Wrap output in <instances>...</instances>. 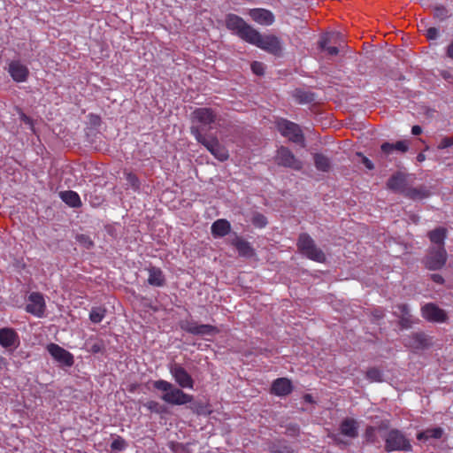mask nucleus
I'll use <instances>...</instances> for the list:
<instances>
[{
  "label": "nucleus",
  "instance_id": "f257e3e1",
  "mask_svg": "<svg viewBox=\"0 0 453 453\" xmlns=\"http://www.w3.org/2000/svg\"><path fill=\"white\" fill-rule=\"evenodd\" d=\"M218 120V114L212 109L197 108L192 112L190 131L196 140L203 144L217 159L225 161L229 157L227 150L219 143L216 135L206 134L214 127Z\"/></svg>",
  "mask_w": 453,
  "mask_h": 453
},
{
  "label": "nucleus",
  "instance_id": "f03ea898",
  "mask_svg": "<svg viewBox=\"0 0 453 453\" xmlns=\"http://www.w3.org/2000/svg\"><path fill=\"white\" fill-rule=\"evenodd\" d=\"M153 387L164 393L161 395V399L169 404L182 405L193 401L191 395L186 394L180 388H176L173 384L165 380L153 381Z\"/></svg>",
  "mask_w": 453,
  "mask_h": 453
},
{
  "label": "nucleus",
  "instance_id": "7ed1b4c3",
  "mask_svg": "<svg viewBox=\"0 0 453 453\" xmlns=\"http://www.w3.org/2000/svg\"><path fill=\"white\" fill-rule=\"evenodd\" d=\"M383 438L385 441L384 449L387 452L411 451L412 449L410 440L398 429H390L383 435Z\"/></svg>",
  "mask_w": 453,
  "mask_h": 453
},
{
  "label": "nucleus",
  "instance_id": "20e7f679",
  "mask_svg": "<svg viewBox=\"0 0 453 453\" xmlns=\"http://www.w3.org/2000/svg\"><path fill=\"white\" fill-rule=\"evenodd\" d=\"M249 42L275 56H280L282 52L280 40L273 35H262L255 30Z\"/></svg>",
  "mask_w": 453,
  "mask_h": 453
},
{
  "label": "nucleus",
  "instance_id": "39448f33",
  "mask_svg": "<svg viewBox=\"0 0 453 453\" xmlns=\"http://www.w3.org/2000/svg\"><path fill=\"white\" fill-rule=\"evenodd\" d=\"M299 251L309 259L322 263L326 260L325 253L315 244L308 234H301L297 241Z\"/></svg>",
  "mask_w": 453,
  "mask_h": 453
},
{
  "label": "nucleus",
  "instance_id": "423d86ee",
  "mask_svg": "<svg viewBox=\"0 0 453 453\" xmlns=\"http://www.w3.org/2000/svg\"><path fill=\"white\" fill-rule=\"evenodd\" d=\"M447 258L448 254L445 247L430 246L423 258V264L428 270L437 271L445 265Z\"/></svg>",
  "mask_w": 453,
  "mask_h": 453
},
{
  "label": "nucleus",
  "instance_id": "0eeeda50",
  "mask_svg": "<svg viewBox=\"0 0 453 453\" xmlns=\"http://www.w3.org/2000/svg\"><path fill=\"white\" fill-rule=\"evenodd\" d=\"M226 26L228 29L234 31L242 39L248 42L256 30L248 25L241 17L235 14H228L226 16Z\"/></svg>",
  "mask_w": 453,
  "mask_h": 453
},
{
  "label": "nucleus",
  "instance_id": "6e6552de",
  "mask_svg": "<svg viewBox=\"0 0 453 453\" xmlns=\"http://www.w3.org/2000/svg\"><path fill=\"white\" fill-rule=\"evenodd\" d=\"M278 129L280 133L284 137L288 138L289 141L304 146V137L300 127L297 124L287 119H281L278 123Z\"/></svg>",
  "mask_w": 453,
  "mask_h": 453
},
{
  "label": "nucleus",
  "instance_id": "1a4fd4ad",
  "mask_svg": "<svg viewBox=\"0 0 453 453\" xmlns=\"http://www.w3.org/2000/svg\"><path fill=\"white\" fill-rule=\"evenodd\" d=\"M274 160L278 165L291 168L293 170L299 171L303 168L302 161L296 158L292 151L284 146H281L277 150Z\"/></svg>",
  "mask_w": 453,
  "mask_h": 453
},
{
  "label": "nucleus",
  "instance_id": "9d476101",
  "mask_svg": "<svg viewBox=\"0 0 453 453\" xmlns=\"http://www.w3.org/2000/svg\"><path fill=\"white\" fill-rule=\"evenodd\" d=\"M412 185V177L403 173L393 174L388 180L387 186L389 189L395 193H399L406 196V194Z\"/></svg>",
  "mask_w": 453,
  "mask_h": 453
},
{
  "label": "nucleus",
  "instance_id": "9b49d317",
  "mask_svg": "<svg viewBox=\"0 0 453 453\" xmlns=\"http://www.w3.org/2000/svg\"><path fill=\"white\" fill-rule=\"evenodd\" d=\"M169 372L175 382L181 388H194V380L192 376L187 372V370L178 363H173L169 365Z\"/></svg>",
  "mask_w": 453,
  "mask_h": 453
},
{
  "label": "nucleus",
  "instance_id": "f8f14e48",
  "mask_svg": "<svg viewBox=\"0 0 453 453\" xmlns=\"http://www.w3.org/2000/svg\"><path fill=\"white\" fill-rule=\"evenodd\" d=\"M180 327L182 330L195 334V335H214L216 334L219 330L211 326V325H206V324H198L197 322L194 320H184L180 323Z\"/></svg>",
  "mask_w": 453,
  "mask_h": 453
},
{
  "label": "nucleus",
  "instance_id": "ddd939ff",
  "mask_svg": "<svg viewBox=\"0 0 453 453\" xmlns=\"http://www.w3.org/2000/svg\"><path fill=\"white\" fill-rule=\"evenodd\" d=\"M46 303L43 296L39 292H32L28 296L26 311L37 317L42 318L45 313Z\"/></svg>",
  "mask_w": 453,
  "mask_h": 453
},
{
  "label": "nucleus",
  "instance_id": "4468645a",
  "mask_svg": "<svg viewBox=\"0 0 453 453\" xmlns=\"http://www.w3.org/2000/svg\"><path fill=\"white\" fill-rule=\"evenodd\" d=\"M47 350L50 356L62 365L71 367L73 363V356L56 343H50L47 346Z\"/></svg>",
  "mask_w": 453,
  "mask_h": 453
},
{
  "label": "nucleus",
  "instance_id": "2eb2a0df",
  "mask_svg": "<svg viewBox=\"0 0 453 453\" xmlns=\"http://www.w3.org/2000/svg\"><path fill=\"white\" fill-rule=\"evenodd\" d=\"M409 144L410 142L407 140L397 141L395 143L383 142L380 146V157L388 160L395 151L405 153L409 150Z\"/></svg>",
  "mask_w": 453,
  "mask_h": 453
},
{
  "label": "nucleus",
  "instance_id": "dca6fc26",
  "mask_svg": "<svg viewBox=\"0 0 453 453\" xmlns=\"http://www.w3.org/2000/svg\"><path fill=\"white\" fill-rule=\"evenodd\" d=\"M0 345L5 349H15L19 345V336L10 327L0 329Z\"/></svg>",
  "mask_w": 453,
  "mask_h": 453
},
{
  "label": "nucleus",
  "instance_id": "f3484780",
  "mask_svg": "<svg viewBox=\"0 0 453 453\" xmlns=\"http://www.w3.org/2000/svg\"><path fill=\"white\" fill-rule=\"evenodd\" d=\"M423 317L433 322H444L447 319L446 312L434 303H426L422 307Z\"/></svg>",
  "mask_w": 453,
  "mask_h": 453
},
{
  "label": "nucleus",
  "instance_id": "a211bd4d",
  "mask_svg": "<svg viewBox=\"0 0 453 453\" xmlns=\"http://www.w3.org/2000/svg\"><path fill=\"white\" fill-rule=\"evenodd\" d=\"M249 15L255 22L263 26H270L275 20L273 13L271 11L263 8L250 9L249 11Z\"/></svg>",
  "mask_w": 453,
  "mask_h": 453
},
{
  "label": "nucleus",
  "instance_id": "6ab92c4d",
  "mask_svg": "<svg viewBox=\"0 0 453 453\" xmlns=\"http://www.w3.org/2000/svg\"><path fill=\"white\" fill-rule=\"evenodd\" d=\"M8 72L17 82L25 81L29 74L28 68L19 61H12L9 64Z\"/></svg>",
  "mask_w": 453,
  "mask_h": 453
},
{
  "label": "nucleus",
  "instance_id": "aec40b11",
  "mask_svg": "<svg viewBox=\"0 0 453 453\" xmlns=\"http://www.w3.org/2000/svg\"><path fill=\"white\" fill-rule=\"evenodd\" d=\"M291 381L287 378H280L273 381L272 392L279 396H285L292 392Z\"/></svg>",
  "mask_w": 453,
  "mask_h": 453
},
{
  "label": "nucleus",
  "instance_id": "412c9836",
  "mask_svg": "<svg viewBox=\"0 0 453 453\" xmlns=\"http://www.w3.org/2000/svg\"><path fill=\"white\" fill-rule=\"evenodd\" d=\"M340 37L339 33H330L326 36L322 37L319 42V48L323 50H326L330 56H335L339 53L340 50L335 46H327L331 42H336V40Z\"/></svg>",
  "mask_w": 453,
  "mask_h": 453
},
{
  "label": "nucleus",
  "instance_id": "4be33fe9",
  "mask_svg": "<svg viewBox=\"0 0 453 453\" xmlns=\"http://www.w3.org/2000/svg\"><path fill=\"white\" fill-rule=\"evenodd\" d=\"M231 244L234 246L240 256L245 257H252L255 255V250L243 238L235 236L234 239L231 241Z\"/></svg>",
  "mask_w": 453,
  "mask_h": 453
},
{
  "label": "nucleus",
  "instance_id": "5701e85b",
  "mask_svg": "<svg viewBox=\"0 0 453 453\" xmlns=\"http://www.w3.org/2000/svg\"><path fill=\"white\" fill-rule=\"evenodd\" d=\"M211 230L215 238L224 237L230 233L231 225L226 219H219L212 223Z\"/></svg>",
  "mask_w": 453,
  "mask_h": 453
},
{
  "label": "nucleus",
  "instance_id": "b1692460",
  "mask_svg": "<svg viewBox=\"0 0 453 453\" xmlns=\"http://www.w3.org/2000/svg\"><path fill=\"white\" fill-rule=\"evenodd\" d=\"M149 277L148 283L154 287H163L165 285V277L163 271L155 266H150L148 269Z\"/></svg>",
  "mask_w": 453,
  "mask_h": 453
},
{
  "label": "nucleus",
  "instance_id": "393cba45",
  "mask_svg": "<svg viewBox=\"0 0 453 453\" xmlns=\"http://www.w3.org/2000/svg\"><path fill=\"white\" fill-rule=\"evenodd\" d=\"M358 423L353 418H345L340 425L342 434L356 438L358 435Z\"/></svg>",
  "mask_w": 453,
  "mask_h": 453
},
{
  "label": "nucleus",
  "instance_id": "a878e982",
  "mask_svg": "<svg viewBox=\"0 0 453 453\" xmlns=\"http://www.w3.org/2000/svg\"><path fill=\"white\" fill-rule=\"evenodd\" d=\"M427 236L432 242V246L444 247V241L447 237V229L445 227H437L428 232Z\"/></svg>",
  "mask_w": 453,
  "mask_h": 453
},
{
  "label": "nucleus",
  "instance_id": "bb28decb",
  "mask_svg": "<svg viewBox=\"0 0 453 453\" xmlns=\"http://www.w3.org/2000/svg\"><path fill=\"white\" fill-rule=\"evenodd\" d=\"M430 188L426 186L421 185L416 188H412L411 186L406 194V197H409L413 200H418L426 198L430 196Z\"/></svg>",
  "mask_w": 453,
  "mask_h": 453
},
{
  "label": "nucleus",
  "instance_id": "cd10ccee",
  "mask_svg": "<svg viewBox=\"0 0 453 453\" xmlns=\"http://www.w3.org/2000/svg\"><path fill=\"white\" fill-rule=\"evenodd\" d=\"M61 199L69 206L78 208L81 205L80 196L72 190L60 193Z\"/></svg>",
  "mask_w": 453,
  "mask_h": 453
},
{
  "label": "nucleus",
  "instance_id": "c85d7f7f",
  "mask_svg": "<svg viewBox=\"0 0 453 453\" xmlns=\"http://www.w3.org/2000/svg\"><path fill=\"white\" fill-rule=\"evenodd\" d=\"M443 434V430L441 427L427 428L417 434V439L419 441H427L429 439H440Z\"/></svg>",
  "mask_w": 453,
  "mask_h": 453
},
{
  "label": "nucleus",
  "instance_id": "c756f323",
  "mask_svg": "<svg viewBox=\"0 0 453 453\" xmlns=\"http://www.w3.org/2000/svg\"><path fill=\"white\" fill-rule=\"evenodd\" d=\"M314 165L317 170L321 172H328L331 168L330 159L321 153H316L313 156Z\"/></svg>",
  "mask_w": 453,
  "mask_h": 453
},
{
  "label": "nucleus",
  "instance_id": "7c9ffc66",
  "mask_svg": "<svg viewBox=\"0 0 453 453\" xmlns=\"http://www.w3.org/2000/svg\"><path fill=\"white\" fill-rule=\"evenodd\" d=\"M294 97L299 104H308L314 101V94L309 90L297 88L294 92Z\"/></svg>",
  "mask_w": 453,
  "mask_h": 453
},
{
  "label": "nucleus",
  "instance_id": "2f4dec72",
  "mask_svg": "<svg viewBox=\"0 0 453 453\" xmlns=\"http://www.w3.org/2000/svg\"><path fill=\"white\" fill-rule=\"evenodd\" d=\"M127 184L134 191L139 192L141 189V181L136 174L131 172L124 171Z\"/></svg>",
  "mask_w": 453,
  "mask_h": 453
},
{
  "label": "nucleus",
  "instance_id": "473e14b6",
  "mask_svg": "<svg viewBox=\"0 0 453 453\" xmlns=\"http://www.w3.org/2000/svg\"><path fill=\"white\" fill-rule=\"evenodd\" d=\"M413 347L422 349L429 345V339L424 333H416L412 335Z\"/></svg>",
  "mask_w": 453,
  "mask_h": 453
},
{
  "label": "nucleus",
  "instance_id": "72a5a7b5",
  "mask_svg": "<svg viewBox=\"0 0 453 453\" xmlns=\"http://www.w3.org/2000/svg\"><path fill=\"white\" fill-rule=\"evenodd\" d=\"M105 312L106 310L104 308L94 307L90 311L89 319L93 323H100L104 319Z\"/></svg>",
  "mask_w": 453,
  "mask_h": 453
},
{
  "label": "nucleus",
  "instance_id": "f704fd0d",
  "mask_svg": "<svg viewBox=\"0 0 453 453\" xmlns=\"http://www.w3.org/2000/svg\"><path fill=\"white\" fill-rule=\"evenodd\" d=\"M144 406L151 412L162 414L166 411V407L157 401H148L144 403Z\"/></svg>",
  "mask_w": 453,
  "mask_h": 453
},
{
  "label": "nucleus",
  "instance_id": "c9c22d12",
  "mask_svg": "<svg viewBox=\"0 0 453 453\" xmlns=\"http://www.w3.org/2000/svg\"><path fill=\"white\" fill-rule=\"evenodd\" d=\"M127 447V441L120 436L117 435L111 443V449L112 451H121Z\"/></svg>",
  "mask_w": 453,
  "mask_h": 453
},
{
  "label": "nucleus",
  "instance_id": "e433bc0d",
  "mask_svg": "<svg viewBox=\"0 0 453 453\" xmlns=\"http://www.w3.org/2000/svg\"><path fill=\"white\" fill-rule=\"evenodd\" d=\"M365 438L367 442L376 443L378 441L376 427L372 426H367L365 432Z\"/></svg>",
  "mask_w": 453,
  "mask_h": 453
},
{
  "label": "nucleus",
  "instance_id": "4c0bfd02",
  "mask_svg": "<svg viewBox=\"0 0 453 453\" xmlns=\"http://www.w3.org/2000/svg\"><path fill=\"white\" fill-rule=\"evenodd\" d=\"M269 450L272 453H294V450L287 445L284 444H272L269 448Z\"/></svg>",
  "mask_w": 453,
  "mask_h": 453
},
{
  "label": "nucleus",
  "instance_id": "58836bf2",
  "mask_svg": "<svg viewBox=\"0 0 453 453\" xmlns=\"http://www.w3.org/2000/svg\"><path fill=\"white\" fill-rule=\"evenodd\" d=\"M366 377L371 381H381L382 374L380 371L377 368H371L366 372Z\"/></svg>",
  "mask_w": 453,
  "mask_h": 453
},
{
  "label": "nucleus",
  "instance_id": "ea45409f",
  "mask_svg": "<svg viewBox=\"0 0 453 453\" xmlns=\"http://www.w3.org/2000/svg\"><path fill=\"white\" fill-rule=\"evenodd\" d=\"M77 242L81 244L84 248L89 250L94 246V242L89 236L86 234H78L76 236Z\"/></svg>",
  "mask_w": 453,
  "mask_h": 453
},
{
  "label": "nucleus",
  "instance_id": "a19ab883",
  "mask_svg": "<svg viewBox=\"0 0 453 453\" xmlns=\"http://www.w3.org/2000/svg\"><path fill=\"white\" fill-rule=\"evenodd\" d=\"M252 223L258 227H264L267 224L266 218L261 213H255L252 217Z\"/></svg>",
  "mask_w": 453,
  "mask_h": 453
},
{
  "label": "nucleus",
  "instance_id": "79ce46f5",
  "mask_svg": "<svg viewBox=\"0 0 453 453\" xmlns=\"http://www.w3.org/2000/svg\"><path fill=\"white\" fill-rule=\"evenodd\" d=\"M394 314L397 317L406 316L410 314V310L407 304L401 303L395 306V310L394 311Z\"/></svg>",
  "mask_w": 453,
  "mask_h": 453
},
{
  "label": "nucleus",
  "instance_id": "37998d69",
  "mask_svg": "<svg viewBox=\"0 0 453 453\" xmlns=\"http://www.w3.org/2000/svg\"><path fill=\"white\" fill-rule=\"evenodd\" d=\"M251 70L257 75H263L265 73V65L261 62L254 61L251 64Z\"/></svg>",
  "mask_w": 453,
  "mask_h": 453
},
{
  "label": "nucleus",
  "instance_id": "c03bdc74",
  "mask_svg": "<svg viewBox=\"0 0 453 453\" xmlns=\"http://www.w3.org/2000/svg\"><path fill=\"white\" fill-rule=\"evenodd\" d=\"M434 17L442 20L448 17V10L443 6H438L434 8Z\"/></svg>",
  "mask_w": 453,
  "mask_h": 453
},
{
  "label": "nucleus",
  "instance_id": "a18cd8bd",
  "mask_svg": "<svg viewBox=\"0 0 453 453\" xmlns=\"http://www.w3.org/2000/svg\"><path fill=\"white\" fill-rule=\"evenodd\" d=\"M400 320H399V325L402 328H409L411 327V324H412V319H411V315L409 314V315H406V316H402V317H399Z\"/></svg>",
  "mask_w": 453,
  "mask_h": 453
},
{
  "label": "nucleus",
  "instance_id": "49530a36",
  "mask_svg": "<svg viewBox=\"0 0 453 453\" xmlns=\"http://www.w3.org/2000/svg\"><path fill=\"white\" fill-rule=\"evenodd\" d=\"M451 146H453V137L446 136L441 139L437 148L439 150H444Z\"/></svg>",
  "mask_w": 453,
  "mask_h": 453
},
{
  "label": "nucleus",
  "instance_id": "de8ad7c7",
  "mask_svg": "<svg viewBox=\"0 0 453 453\" xmlns=\"http://www.w3.org/2000/svg\"><path fill=\"white\" fill-rule=\"evenodd\" d=\"M439 31L436 27H429L426 31V36L428 40H434L437 38Z\"/></svg>",
  "mask_w": 453,
  "mask_h": 453
},
{
  "label": "nucleus",
  "instance_id": "09e8293b",
  "mask_svg": "<svg viewBox=\"0 0 453 453\" xmlns=\"http://www.w3.org/2000/svg\"><path fill=\"white\" fill-rule=\"evenodd\" d=\"M357 156L362 157V163L367 169L372 170L374 168L372 162L366 157L363 156L362 153H357Z\"/></svg>",
  "mask_w": 453,
  "mask_h": 453
},
{
  "label": "nucleus",
  "instance_id": "8fccbe9b",
  "mask_svg": "<svg viewBox=\"0 0 453 453\" xmlns=\"http://www.w3.org/2000/svg\"><path fill=\"white\" fill-rule=\"evenodd\" d=\"M104 349V344L102 342H95L92 346H91V351L93 353H100L102 352Z\"/></svg>",
  "mask_w": 453,
  "mask_h": 453
},
{
  "label": "nucleus",
  "instance_id": "3c124183",
  "mask_svg": "<svg viewBox=\"0 0 453 453\" xmlns=\"http://www.w3.org/2000/svg\"><path fill=\"white\" fill-rule=\"evenodd\" d=\"M385 316L384 311L380 308H377L372 311V317L376 319H383Z\"/></svg>",
  "mask_w": 453,
  "mask_h": 453
},
{
  "label": "nucleus",
  "instance_id": "603ef678",
  "mask_svg": "<svg viewBox=\"0 0 453 453\" xmlns=\"http://www.w3.org/2000/svg\"><path fill=\"white\" fill-rule=\"evenodd\" d=\"M431 279L433 281L438 284H442L444 282V279L442 278V276L437 273L432 274Z\"/></svg>",
  "mask_w": 453,
  "mask_h": 453
},
{
  "label": "nucleus",
  "instance_id": "864d4df0",
  "mask_svg": "<svg viewBox=\"0 0 453 453\" xmlns=\"http://www.w3.org/2000/svg\"><path fill=\"white\" fill-rule=\"evenodd\" d=\"M20 119H21V120H22L25 124H27V125H29V126H32V119H31L28 116H27L26 114L21 113V114H20Z\"/></svg>",
  "mask_w": 453,
  "mask_h": 453
},
{
  "label": "nucleus",
  "instance_id": "5fc2aeb1",
  "mask_svg": "<svg viewBox=\"0 0 453 453\" xmlns=\"http://www.w3.org/2000/svg\"><path fill=\"white\" fill-rule=\"evenodd\" d=\"M422 133V128L419 126H413L411 128V134L413 135H418Z\"/></svg>",
  "mask_w": 453,
  "mask_h": 453
},
{
  "label": "nucleus",
  "instance_id": "6e6d98bb",
  "mask_svg": "<svg viewBox=\"0 0 453 453\" xmlns=\"http://www.w3.org/2000/svg\"><path fill=\"white\" fill-rule=\"evenodd\" d=\"M447 56L453 59V41L447 48Z\"/></svg>",
  "mask_w": 453,
  "mask_h": 453
},
{
  "label": "nucleus",
  "instance_id": "4d7b16f0",
  "mask_svg": "<svg viewBox=\"0 0 453 453\" xmlns=\"http://www.w3.org/2000/svg\"><path fill=\"white\" fill-rule=\"evenodd\" d=\"M388 427V423L383 421L380 424V426H378V429L383 430V429H387Z\"/></svg>",
  "mask_w": 453,
  "mask_h": 453
},
{
  "label": "nucleus",
  "instance_id": "13d9d810",
  "mask_svg": "<svg viewBox=\"0 0 453 453\" xmlns=\"http://www.w3.org/2000/svg\"><path fill=\"white\" fill-rule=\"evenodd\" d=\"M426 159V157L423 153H419L418 156H417V160L418 162H422Z\"/></svg>",
  "mask_w": 453,
  "mask_h": 453
},
{
  "label": "nucleus",
  "instance_id": "bf43d9fd",
  "mask_svg": "<svg viewBox=\"0 0 453 453\" xmlns=\"http://www.w3.org/2000/svg\"><path fill=\"white\" fill-rule=\"evenodd\" d=\"M6 365V359L0 356V369H2Z\"/></svg>",
  "mask_w": 453,
  "mask_h": 453
},
{
  "label": "nucleus",
  "instance_id": "052dcab7",
  "mask_svg": "<svg viewBox=\"0 0 453 453\" xmlns=\"http://www.w3.org/2000/svg\"><path fill=\"white\" fill-rule=\"evenodd\" d=\"M304 400L307 403H311L312 402V396L311 395H304Z\"/></svg>",
  "mask_w": 453,
  "mask_h": 453
},
{
  "label": "nucleus",
  "instance_id": "680f3d73",
  "mask_svg": "<svg viewBox=\"0 0 453 453\" xmlns=\"http://www.w3.org/2000/svg\"><path fill=\"white\" fill-rule=\"evenodd\" d=\"M297 431H298V428L294 427V428H293V433H292L291 434H295Z\"/></svg>",
  "mask_w": 453,
  "mask_h": 453
}]
</instances>
